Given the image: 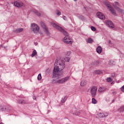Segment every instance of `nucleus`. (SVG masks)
Masks as SVG:
<instances>
[{"label": "nucleus", "mask_w": 124, "mask_h": 124, "mask_svg": "<svg viewBox=\"0 0 124 124\" xmlns=\"http://www.w3.org/2000/svg\"><path fill=\"white\" fill-rule=\"evenodd\" d=\"M65 67V62L62 60L57 59L54 63L53 78L60 79L61 77L60 74V72L62 71V70H63Z\"/></svg>", "instance_id": "f257e3e1"}, {"label": "nucleus", "mask_w": 124, "mask_h": 124, "mask_svg": "<svg viewBox=\"0 0 124 124\" xmlns=\"http://www.w3.org/2000/svg\"><path fill=\"white\" fill-rule=\"evenodd\" d=\"M115 4L113 3H112L110 2H105V5L108 7L109 10L111 12L112 14L113 15H116V11L112 7V6H113V7L117 10V11H119L120 13H121V14H124V10H122V9L118 7L116 5L119 6V2H115Z\"/></svg>", "instance_id": "f03ea898"}, {"label": "nucleus", "mask_w": 124, "mask_h": 124, "mask_svg": "<svg viewBox=\"0 0 124 124\" xmlns=\"http://www.w3.org/2000/svg\"><path fill=\"white\" fill-rule=\"evenodd\" d=\"M51 26H53L54 28H56L58 30L60 31L61 32H62L65 36H68V33L66 32V31H64L62 28L60 26L57 25L55 23V22H51L50 23Z\"/></svg>", "instance_id": "7ed1b4c3"}, {"label": "nucleus", "mask_w": 124, "mask_h": 124, "mask_svg": "<svg viewBox=\"0 0 124 124\" xmlns=\"http://www.w3.org/2000/svg\"><path fill=\"white\" fill-rule=\"evenodd\" d=\"M31 28L32 31L35 33H36L39 31V27L35 23H32L31 24Z\"/></svg>", "instance_id": "20e7f679"}, {"label": "nucleus", "mask_w": 124, "mask_h": 124, "mask_svg": "<svg viewBox=\"0 0 124 124\" xmlns=\"http://www.w3.org/2000/svg\"><path fill=\"white\" fill-rule=\"evenodd\" d=\"M40 25L42 28L43 29L45 32L46 33L47 35L49 34V31H48V28H47V26H46V25L44 23V22H40Z\"/></svg>", "instance_id": "39448f33"}, {"label": "nucleus", "mask_w": 124, "mask_h": 124, "mask_svg": "<svg viewBox=\"0 0 124 124\" xmlns=\"http://www.w3.org/2000/svg\"><path fill=\"white\" fill-rule=\"evenodd\" d=\"M97 91V88L96 86L93 87L91 89V94L93 97V96H95L96 95V92Z\"/></svg>", "instance_id": "423d86ee"}, {"label": "nucleus", "mask_w": 124, "mask_h": 124, "mask_svg": "<svg viewBox=\"0 0 124 124\" xmlns=\"http://www.w3.org/2000/svg\"><path fill=\"white\" fill-rule=\"evenodd\" d=\"M70 78V77L69 76H67L59 80H58L57 83H58V84H63V83H65V82H66L67 81H68V80H69Z\"/></svg>", "instance_id": "0eeeda50"}, {"label": "nucleus", "mask_w": 124, "mask_h": 124, "mask_svg": "<svg viewBox=\"0 0 124 124\" xmlns=\"http://www.w3.org/2000/svg\"><path fill=\"white\" fill-rule=\"evenodd\" d=\"M106 24L111 29H114V28H115V25H114V24H113V22L110 20H107L106 21Z\"/></svg>", "instance_id": "6e6552de"}, {"label": "nucleus", "mask_w": 124, "mask_h": 124, "mask_svg": "<svg viewBox=\"0 0 124 124\" xmlns=\"http://www.w3.org/2000/svg\"><path fill=\"white\" fill-rule=\"evenodd\" d=\"M14 4L16 7H22L24 5V3L22 1H15L14 2Z\"/></svg>", "instance_id": "1a4fd4ad"}, {"label": "nucleus", "mask_w": 124, "mask_h": 124, "mask_svg": "<svg viewBox=\"0 0 124 124\" xmlns=\"http://www.w3.org/2000/svg\"><path fill=\"white\" fill-rule=\"evenodd\" d=\"M96 15L98 18L101 19V20H104L105 19V16H104L102 13H97Z\"/></svg>", "instance_id": "9d476101"}, {"label": "nucleus", "mask_w": 124, "mask_h": 124, "mask_svg": "<svg viewBox=\"0 0 124 124\" xmlns=\"http://www.w3.org/2000/svg\"><path fill=\"white\" fill-rule=\"evenodd\" d=\"M63 41L65 43H66V44H72V42L71 41V40H70V39H69V38H67V37H64Z\"/></svg>", "instance_id": "9b49d317"}, {"label": "nucleus", "mask_w": 124, "mask_h": 124, "mask_svg": "<svg viewBox=\"0 0 124 124\" xmlns=\"http://www.w3.org/2000/svg\"><path fill=\"white\" fill-rule=\"evenodd\" d=\"M24 31V29L18 28V29H16V30H14V32H15V33H19L20 32H22V31Z\"/></svg>", "instance_id": "f8f14e48"}, {"label": "nucleus", "mask_w": 124, "mask_h": 124, "mask_svg": "<svg viewBox=\"0 0 124 124\" xmlns=\"http://www.w3.org/2000/svg\"><path fill=\"white\" fill-rule=\"evenodd\" d=\"M96 52L98 54H101V52H102V47L100 46H98L96 48Z\"/></svg>", "instance_id": "ddd939ff"}, {"label": "nucleus", "mask_w": 124, "mask_h": 124, "mask_svg": "<svg viewBox=\"0 0 124 124\" xmlns=\"http://www.w3.org/2000/svg\"><path fill=\"white\" fill-rule=\"evenodd\" d=\"M98 115L100 118H104V117H107V116H108V113L104 114L103 113H99Z\"/></svg>", "instance_id": "4468645a"}, {"label": "nucleus", "mask_w": 124, "mask_h": 124, "mask_svg": "<svg viewBox=\"0 0 124 124\" xmlns=\"http://www.w3.org/2000/svg\"><path fill=\"white\" fill-rule=\"evenodd\" d=\"M105 91H106V88L104 87H100L98 89L99 93H103V92H105Z\"/></svg>", "instance_id": "2eb2a0df"}, {"label": "nucleus", "mask_w": 124, "mask_h": 124, "mask_svg": "<svg viewBox=\"0 0 124 124\" xmlns=\"http://www.w3.org/2000/svg\"><path fill=\"white\" fill-rule=\"evenodd\" d=\"M86 42H87V43H93V39H92L91 38H89L87 40H86Z\"/></svg>", "instance_id": "dca6fc26"}, {"label": "nucleus", "mask_w": 124, "mask_h": 124, "mask_svg": "<svg viewBox=\"0 0 124 124\" xmlns=\"http://www.w3.org/2000/svg\"><path fill=\"white\" fill-rule=\"evenodd\" d=\"M37 52H36V50H34L31 54V57L32 58H33L36 55H37Z\"/></svg>", "instance_id": "f3484780"}, {"label": "nucleus", "mask_w": 124, "mask_h": 124, "mask_svg": "<svg viewBox=\"0 0 124 124\" xmlns=\"http://www.w3.org/2000/svg\"><path fill=\"white\" fill-rule=\"evenodd\" d=\"M55 13L57 16H60L62 14V13L61 12V11H60V10H56L55 11Z\"/></svg>", "instance_id": "a211bd4d"}, {"label": "nucleus", "mask_w": 124, "mask_h": 124, "mask_svg": "<svg viewBox=\"0 0 124 124\" xmlns=\"http://www.w3.org/2000/svg\"><path fill=\"white\" fill-rule=\"evenodd\" d=\"M67 96H65L63 99H62V100H61V102L62 103H64V102H65V101H66V99H67Z\"/></svg>", "instance_id": "6ab92c4d"}, {"label": "nucleus", "mask_w": 124, "mask_h": 124, "mask_svg": "<svg viewBox=\"0 0 124 124\" xmlns=\"http://www.w3.org/2000/svg\"><path fill=\"white\" fill-rule=\"evenodd\" d=\"M19 103L20 104H26V101L23 99L19 100Z\"/></svg>", "instance_id": "aec40b11"}, {"label": "nucleus", "mask_w": 124, "mask_h": 124, "mask_svg": "<svg viewBox=\"0 0 124 124\" xmlns=\"http://www.w3.org/2000/svg\"><path fill=\"white\" fill-rule=\"evenodd\" d=\"M77 16L78 18H79L80 20H83L84 19V16L81 15H78Z\"/></svg>", "instance_id": "412c9836"}, {"label": "nucleus", "mask_w": 124, "mask_h": 124, "mask_svg": "<svg viewBox=\"0 0 124 124\" xmlns=\"http://www.w3.org/2000/svg\"><path fill=\"white\" fill-rule=\"evenodd\" d=\"M34 12L35 14H36V15H37V16H41V15L40 13H39L37 10H35Z\"/></svg>", "instance_id": "4be33fe9"}, {"label": "nucleus", "mask_w": 124, "mask_h": 124, "mask_svg": "<svg viewBox=\"0 0 124 124\" xmlns=\"http://www.w3.org/2000/svg\"><path fill=\"white\" fill-rule=\"evenodd\" d=\"M86 84V82L85 81H82L80 82V86H81V87H84V86H85Z\"/></svg>", "instance_id": "5701e85b"}, {"label": "nucleus", "mask_w": 124, "mask_h": 124, "mask_svg": "<svg viewBox=\"0 0 124 124\" xmlns=\"http://www.w3.org/2000/svg\"><path fill=\"white\" fill-rule=\"evenodd\" d=\"M114 63H115V62L113 60L109 61V65H114V64H115Z\"/></svg>", "instance_id": "b1692460"}, {"label": "nucleus", "mask_w": 124, "mask_h": 124, "mask_svg": "<svg viewBox=\"0 0 124 124\" xmlns=\"http://www.w3.org/2000/svg\"><path fill=\"white\" fill-rule=\"evenodd\" d=\"M42 78V77H41V74H39L38 76L37 79L38 80V81H40V80H41Z\"/></svg>", "instance_id": "393cba45"}, {"label": "nucleus", "mask_w": 124, "mask_h": 124, "mask_svg": "<svg viewBox=\"0 0 124 124\" xmlns=\"http://www.w3.org/2000/svg\"><path fill=\"white\" fill-rule=\"evenodd\" d=\"M97 102V101L95 100L94 98H92V103H93V104H96Z\"/></svg>", "instance_id": "a878e982"}, {"label": "nucleus", "mask_w": 124, "mask_h": 124, "mask_svg": "<svg viewBox=\"0 0 124 124\" xmlns=\"http://www.w3.org/2000/svg\"><path fill=\"white\" fill-rule=\"evenodd\" d=\"M75 115H76V116H79V115H80V114H81V111H76L75 112Z\"/></svg>", "instance_id": "bb28decb"}, {"label": "nucleus", "mask_w": 124, "mask_h": 124, "mask_svg": "<svg viewBox=\"0 0 124 124\" xmlns=\"http://www.w3.org/2000/svg\"><path fill=\"white\" fill-rule=\"evenodd\" d=\"M119 111L120 112H124V106L121 107L119 109Z\"/></svg>", "instance_id": "cd10ccee"}, {"label": "nucleus", "mask_w": 124, "mask_h": 124, "mask_svg": "<svg viewBox=\"0 0 124 124\" xmlns=\"http://www.w3.org/2000/svg\"><path fill=\"white\" fill-rule=\"evenodd\" d=\"M91 29L92 30V31H95L96 29L95 28V27H93V26H91Z\"/></svg>", "instance_id": "c85d7f7f"}, {"label": "nucleus", "mask_w": 124, "mask_h": 124, "mask_svg": "<svg viewBox=\"0 0 124 124\" xmlns=\"http://www.w3.org/2000/svg\"><path fill=\"white\" fill-rule=\"evenodd\" d=\"M4 107H3V106H0V111H4Z\"/></svg>", "instance_id": "c756f323"}, {"label": "nucleus", "mask_w": 124, "mask_h": 124, "mask_svg": "<svg viewBox=\"0 0 124 124\" xmlns=\"http://www.w3.org/2000/svg\"><path fill=\"white\" fill-rule=\"evenodd\" d=\"M107 81L108 82H110L112 81V78H107Z\"/></svg>", "instance_id": "7c9ffc66"}, {"label": "nucleus", "mask_w": 124, "mask_h": 124, "mask_svg": "<svg viewBox=\"0 0 124 124\" xmlns=\"http://www.w3.org/2000/svg\"><path fill=\"white\" fill-rule=\"evenodd\" d=\"M50 71H51V69L47 68L46 69V73H50Z\"/></svg>", "instance_id": "2f4dec72"}, {"label": "nucleus", "mask_w": 124, "mask_h": 124, "mask_svg": "<svg viewBox=\"0 0 124 124\" xmlns=\"http://www.w3.org/2000/svg\"><path fill=\"white\" fill-rule=\"evenodd\" d=\"M70 54H71V52L70 51H67L66 56H67V57L70 56Z\"/></svg>", "instance_id": "473e14b6"}, {"label": "nucleus", "mask_w": 124, "mask_h": 124, "mask_svg": "<svg viewBox=\"0 0 124 124\" xmlns=\"http://www.w3.org/2000/svg\"><path fill=\"white\" fill-rule=\"evenodd\" d=\"M95 73H96V74H100V73H101V71L97 70L95 71Z\"/></svg>", "instance_id": "72a5a7b5"}, {"label": "nucleus", "mask_w": 124, "mask_h": 124, "mask_svg": "<svg viewBox=\"0 0 124 124\" xmlns=\"http://www.w3.org/2000/svg\"><path fill=\"white\" fill-rule=\"evenodd\" d=\"M94 64H95L96 65H97L98 64H99V62L98 61H96L94 62Z\"/></svg>", "instance_id": "f704fd0d"}, {"label": "nucleus", "mask_w": 124, "mask_h": 124, "mask_svg": "<svg viewBox=\"0 0 124 124\" xmlns=\"http://www.w3.org/2000/svg\"><path fill=\"white\" fill-rule=\"evenodd\" d=\"M121 90L122 92H124V85L121 87Z\"/></svg>", "instance_id": "c9c22d12"}, {"label": "nucleus", "mask_w": 124, "mask_h": 124, "mask_svg": "<svg viewBox=\"0 0 124 124\" xmlns=\"http://www.w3.org/2000/svg\"><path fill=\"white\" fill-rule=\"evenodd\" d=\"M115 75H116V74H115V73H112V74H111V76H112V77H113V78L115 77Z\"/></svg>", "instance_id": "e433bc0d"}, {"label": "nucleus", "mask_w": 124, "mask_h": 124, "mask_svg": "<svg viewBox=\"0 0 124 124\" xmlns=\"http://www.w3.org/2000/svg\"><path fill=\"white\" fill-rule=\"evenodd\" d=\"M65 61H66V62H69V58L67 57V58H66Z\"/></svg>", "instance_id": "4c0bfd02"}, {"label": "nucleus", "mask_w": 124, "mask_h": 124, "mask_svg": "<svg viewBox=\"0 0 124 124\" xmlns=\"http://www.w3.org/2000/svg\"><path fill=\"white\" fill-rule=\"evenodd\" d=\"M84 9L86 10V11H88V8L87 7H84Z\"/></svg>", "instance_id": "58836bf2"}, {"label": "nucleus", "mask_w": 124, "mask_h": 124, "mask_svg": "<svg viewBox=\"0 0 124 124\" xmlns=\"http://www.w3.org/2000/svg\"><path fill=\"white\" fill-rule=\"evenodd\" d=\"M65 18H66V17H65V16H63V18L64 19V20H65Z\"/></svg>", "instance_id": "ea45409f"}, {"label": "nucleus", "mask_w": 124, "mask_h": 124, "mask_svg": "<svg viewBox=\"0 0 124 124\" xmlns=\"http://www.w3.org/2000/svg\"><path fill=\"white\" fill-rule=\"evenodd\" d=\"M33 99H36V98H35V97L34 98H33Z\"/></svg>", "instance_id": "a19ab883"}, {"label": "nucleus", "mask_w": 124, "mask_h": 124, "mask_svg": "<svg viewBox=\"0 0 124 124\" xmlns=\"http://www.w3.org/2000/svg\"><path fill=\"white\" fill-rule=\"evenodd\" d=\"M0 124H3V123H0Z\"/></svg>", "instance_id": "79ce46f5"}, {"label": "nucleus", "mask_w": 124, "mask_h": 124, "mask_svg": "<svg viewBox=\"0 0 124 124\" xmlns=\"http://www.w3.org/2000/svg\"><path fill=\"white\" fill-rule=\"evenodd\" d=\"M75 1H76V0H74Z\"/></svg>", "instance_id": "37998d69"}]
</instances>
